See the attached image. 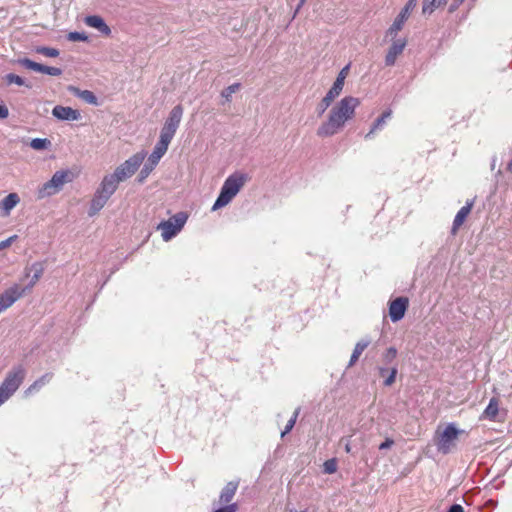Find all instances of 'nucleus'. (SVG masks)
<instances>
[{
    "label": "nucleus",
    "instance_id": "1",
    "mask_svg": "<svg viewBox=\"0 0 512 512\" xmlns=\"http://www.w3.org/2000/svg\"><path fill=\"white\" fill-rule=\"evenodd\" d=\"M360 100L353 96H345L329 111L327 119L317 129L319 137H331L342 130L345 124L354 118Z\"/></svg>",
    "mask_w": 512,
    "mask_h": 512
},
{
    "label": "nucleus",
    "instance_id": "2",
    "mask_svg": "<svg viewBox=\"0 0 512 512\" xmlns=\"http://www.w3.org/2000/svg\"><path fill=\"white\" fill-rule=\"evenodd\" d=\"M247 179V174L242 172H235L228 176L221 187L220 194L212 206V211L227 206L243 188Z\"/></svg>",
    "mask_w": 512,
    "mask_h": 512
},
{
    "label": "nucleus",
    "instance_id": "3",
    "mask_svg": "<svg viewBox=\"0 0 512 512\" xmlns=\"http://www.w3.org/2000/svg\"><path fill=\"white\" fill-rule=\"evenodd\" d=\"M183 113L184 109L180 104L172 108L164 122L163 127L161 128L159 140L155 146H158L166 151L168 150V147L180 126Z\"/></svg>",
    "mask_w": 512,
    "mask_h": 512
},
{
    "label": "nucleus",
    "instance_id": "4",
    "mask_svg": "<svg viewBox=\"0 0 512 512\" xmlns=\"http://www.w3.org/2000/svg\"><path fill=\"white\" fill-rule=\"evenodd\" d=\"M462 431L457 429L454 423H449L444 429L438 427L434 434V444L437 447L438 452L446 455L452 452L456 446L458 436Z\"/></svg>",
    "mask_w": 512,
    "mask_h": 512
},
{
    "label": "nucleus",
    "instance_id": "5",
    "mask_svg": "<svg viewBox=\"0 0 512 512\" xmlns=\"http://www.w3.org/2000/svg\"><path fill=\"white\" fill-rule=\"evenodd\" d=\"M26 371L18 365L9 371L0 385V406L7 401L19 388L25 378Z\"/></svg>",
    "mask_w": 512,
    "mask_h": 512
},
{
    "label": "nucleus",
    "instance_id": "6",
    "mask_svg": "<svg viewBox=\"0 0 512 512\" xmlns=\"http://www.w3.org/2000/svg\"><path fill=\"white\" fill-rule=\"evenodd\" d=\"M73 179L72 172L69 170L56 171L52 178L45 182L37 191L39 199H43L58 193L65 183L71 182Z\"/></svg>",
    "mask_w": 512,
    "mask_h": 512
},
{
    "label": "nucleus",
    "instance_id": "7",
    "mask_svg": "<svg viewBox=\"0 0 512 512\" xmlns=\"http://www.w3.org/2000/svg\"><path fill=\"white\" fill-rule=\"evenodd\" d=\"M187 220L188 214L186 212H178L168 220L160 222L157 226V230L161 231L162 239L167 242L183 229Z\"/></svg>",
    "mask_w": 512,
    "mask_h": 512
},
{
    "label": "nucleus",
    "instance_id": "8",
    "mask_svg": "<svg viewBox=\"0 0 512 512\" xmlns=\"http://www.w3.org/2000/svg\"><path fill=\"white\" fill-rule=\"evenodd\" d=\"M146 155H147V153L144 150L135 153L130 158H128L126 161H124L122 164H120L114 170L113 174L121 182L130 178L139 169V167L143 163L144 159L146 158Z\"/></svg>",
    "mask_w": 512,
    "mask_h": 512
},
{
    "label": "nucleus",
    "instance_id": "9",
    "mask_svg": "<svg viewBox=\"0 0 512 512\" xmlns=\"http://www.w3.org/2000/svg\"><path fill=\"white\" fill-rule=\"evenodd\" d=\"M417 0H408L405 6L402 8L398 16L393 21L392 25L386 31V37L395 38L399 31L402 30L405 22L410 16L412 10L416 7Z\"/></svg>",
    "mask_w": 512,
    "mask_h": 512
},
{
    "label": "nucleus",
    "instance_id": "10",
    "mask_svg": "<svg viewBox=\"0 0 512 512\" xmlns=\"http://www.w3.org/2000/svg\"><path fill=\"white\" fill-rule=\"evenodd\" d=\"M166 150L161 149L158 146H155L152 153L149 155L147 161L144 163L140 173L138 175V182L143 183L145 179L151 174V172L156 168L161 158L166 154Z\"/></svg>",
    "mask_w": 512,
    "mask_h": 512
},
{
    "label": "nucleus",
    "instance_id": "11",
    "mask_svg": "<svg viewBox=\"0 0 512 512\" xmlns=\"http://www.w3.org/2000/svg\"><path fill=\"white\" fill-rule=\"evenodd\" d=\"M26 292L19 284H14L0 294V313L11 307Z\"/></svg>",
    "mask_w": 512,
    "mask_h": 512
},
{
    "label": "nucleus",
    "instance_id": "12",
    "mask_svg": "<svg viewBox=\"0 0 512 512\" xmlns=\"http://www.w3.org/2000/svg\"><path fill=\"white\" fill-rule=\"evenodd\" d=\"M18 63L26 69L44 73L47 75L60 76L62 74V70L60 68L46 66L35 61H32L28 58L19 59Z\"/></svg>",
    "mask_w": 512,
    "mask_h": 512
},
{
    "label": "nucleus",
    "instance_id": "13",
    "mask_svg": "<svg viewBox=\"0 0 512 512\" xmlns=\"http://www.w3.org/2000/svg\"><path fill=\"white\" fill-rule=\"evenodd\" d=\"M408 304L406 297H398L390 302L389 316L393 322H398L404 317Z\"/></svg>",
    "mask_w": 512,
    "mask_h": 512
},
{
    "label": "nucleus",
    "instance_id": "14",
    "mask_svg": "<svg viewBox=\"0 0 512 512\" xmlns=\"http://www.w3.org/2000/svg\"><path fill=\"white\" fill-rule=\"evenodd\" d=\"M391 39L393 40V42L385 57L386 66H393L396 62L397 57L403 53L407 45V40L405 38Z\"/></svg>",
    "mask_w": 512,
    "mask_h": 512
},
{
    "label": "nucleus",
    "instance_id": "15",
    "mask_svg": "<svg viewBox=\"0 0 512 512\" xmlns=\"http://www.w3.org/2000/svg\"><path fill=\"white\" fill-rule=\"evenodd\" d=\"M52 115L61 121H78L82 117L79 110L62 105H56L52 109Z\"/></svg>",
    "mask_w": 512,
    "mask_h": 512
},
{
    "label": "nucleus",
    "instance_id": "16",
    "mask_svg": "<svg viewBox=\"0 0 512 512\" xmlns=\"http://www.w3.org/2000/svg\"><path fill=\"white\" fill-rule=\"evenodd\" d=\"M120 182L121 181L118 180L113 173L108 174L103 177L100 186L97 189L110 198L117 190Z\"/></svg>",
    "mask_w": 512,
    "mask_h": 512
},
{
    "label": "nucleus",
    "instance_id": "17",
    "mask_svg": "<svg viewBox=\"0 0 512 512\" xmlns=\"http://www.w3.org/2000/svg\"><path fill=\"white\" fill-rule=\"evenodd\" d=\"M20 201V196L17 193H9L0 201L1 215L8 217L11 214V211L20 203Z\"/></svg>",
    "mask_w": 512,
    "mask_h": 512
},
{
    "label": "nucleus",
    "instance_id": "18",
    "mask_svg": "<svg viewBox=\"0 0 512 512\" xmlns=\"http://www.w3.org/2000/svg\"><path fill=\"white\" fill-rule=\"evenodd\" d=\"M108 200L109 197L97 189L91 200L88 215L90 217L96 215L105 206Z\"/></svg>",
    "mask_w": 512,
    "mask_h": 512
},
{
    "label": "nucleus",
    "instance_id": "19",
    "mask_svg": "<svg viewBox=\"0 0 512 512\" xmlns=\"http://www.w3.org/2000/svg\"><path fill=\"white\" fill-rule=\"evenodd\" d=\"M84 22L87 26L97 29L99 32L106 36L111 34V29L109 26L105 23L103 18L98 15L87 16Z\"/></svg>",
    "mask_w": 512,
    "mask_h": 512
},
{
    "label": "nucleus",
    "instance_id": "20",
    "mask_svg": "<svg viewBox=\"0 0 512 512\" xmlns=\"http://www.w3.org/2000/svg\"><path fill=\"white\" fill-rule=\"evenodd\" d=\"M472 206H473V202H467L466 205H464L456 214L455 218H454V221H453V225H452V229H451V232L452 234H456V232L458 231V229L461 227V225L464 223V221L466 220L467 216L470 214L471 212V209H472Z\"/></svg>",
    "mask_w": 512,
    "mask_h": 512
},
{
    "label": "nucleus",
    "instance_id": "21",
    "mask_svg": "<svg viewBox=\"0 0 512 512\" xmlns=\"http://www.w3.org/2000/svg\"><path fill=\"white\" fill-rule=\"evenodd\" d=\"M348 69H349V67L346 66L340 71V73L338 74L332 87L327 92L328 95L332 96L333 98H337L340 95V93L342 92L343 87H344V81H345Z\"/></svg>",
    "mask_w": 512,
    "mask_h": 512
},
{
    "label": "nucleus",
    "instance_id": "22",
    "mask_svg": "<svg viewBox=\"0 0 512 512\" xmlns=\"http://www.w3.org/2000/svg\"><path fill=\"white\" fill-rule=\"evenodd\" d=\"M68 91H70L73 95L79 97L83 101L88 104L97 105L98 100L95 94L89 90H81L75 86H69Z\"/></svg>",
    "mask_w": 512,
    "mask_h": 512
},
{
    "label": "nucleus",
    "instance_id": "23",
    "mask_svg": "<svg viewBox=\"0 0 512 512\" xmlns=\"http://www.w3.org/2000/svg\"><path fill=\"white\" fill-rule=\"evenodd\" d=\"M237 488H238V482H234V481L228 482L220 493L219 502L221 504L229 503L235 496Z\"/></svg>",
    "mask_w": 512,
    "mask_h": 512
},
{
    "label": "nucleus",
    "instance_id": "24",
    "mask_svg": "<svg viewBox=\"0 0 512 512\" xmlns=\"http://www.w3.org/2000/svg\"><path fill=\"white\" fill-rule=\"evenodd\" d=\"M499 412V400L496 397L490 399L489 404L483 411L481 415V419H488L490 421H495Z\"/></svg>",
    "mask_w": 512,
    "mask_h": 512
},
{
    "label": "nucleus",
    "instance_id": "25",
    "mask_svg": "<svg viewBox=\"0 0 512 512\" xmlns=\"http://www.w3.org/2000/svg\"><path fill=\"white\" fill-rule=\"evenodd\" d=\"M378 372L381 377L385 378L384 385L391 386L395 382L398 368L396 364H393L390 368L378 367Z\"/></svg>",
    "mask_w": 512,
    "mask_h": 512
},
{
    "label": "nucleus",
    "instance_id": "26",
    "mask_svg": "<svg viewBox=\"0 0 512 512\" xmlns=\"http://www.w3.org/2000/svg\"><path fill=\"white\" fill-rule=\"evenodd\" d=\"M29 270L33 271L34 274L32 275L29 284L24 287V288H26V291L32 289L34 287V285L39 281V279L43 275L44 267H43L42 263L36 262L31 265Z\"/></svg>",
    "mask_w": 512,
    "mask_h": 512
},
{
    "label": "nucleus",
    "instance_id": "27",
    "mask_svg": "<svg viewBox=\"0 0 512 512\" xmlns=\"http://www.w3.org/2000/svg\"><path fill=\"white\" fill-rule=\"evenodd\" d=\"M370 344L369 341L367 340H362V341H359L356 345H355V348L353 350V353L351 355V358H350V361H349V364H348V367H351L353 366L357 360L359 359L360 355L363 353V351L368 347V345Z\"/></svg>",
    "mask_w": 512,
    "mask_h": 512
},
{
    "label": "nucleus",
    "instance_id": "28",
    "mask_svg": "<svg viewBox=\"0 0 512 512\" xmlns=\"http://www.w3.org/2000/svg\"><path fill=\"white\" fill-rule=\"evenodd\" d=\"M448 0H423L422 12L431 14L435 9L446 5Z\"/></svg>",
    "mask_w": 512,
    "mask_h": 512
},
{
    "label": "nucleus",
    "instance_id": "29",
    "mask_svg": "<svg viewBox=\"0 0 512 512\" xmlns=\"http://www.w3.org/2000/svg\"><path fill=\"white\" fill-rule=\"evenodd\" d=\"M390 115H391V111H385V112H383V114H382L380 117H378V118L376 119V121L374 122V124H373V126H372L371 130L366 134L365 138H370V137H371V135H372V134H373L377 129H380V128L384 125V123H385L386 119L390 117Z\"/></svg>",
    "mask_w": 512,
    "mask_h": 512
},
{
    "label": "nucleus",
    "instance_id": "30",
    "mask_svg": "<svg viewBox=\"0 0 512 512\" xmlns=\"http://www.w3.org/2000/svg\"><path fill=\"white\" fill-rule=\"evenodd\" d=\"M51 145V142L47 138H35L30 142L31 148L34 150H44Z\"/></svg>",
    "mask_w": 512,
    "mask_h": 512
},
{
    "label": "nucleus",
    "instance_id": "31",
    "mask_svg": "<svg viewBox=\"0 0 512 512\" xmlns=\"http://www.w3.org/2000/svg\"><path fill=\"white\" fill-rule=\"evenodd\" d=\"M334 99L335 98L326 93V95L322 98L317 106L318 114L322 115L331 106Z\"/></svg>",
    "mask_w": 512,
    "mask_h": 512
},
{
    "label": "nucleus",
    "instance_id": "32",
    "mask_svg": "<svg viewBox=\"0 0 512 512\" xmlns=\"http://www.w3.org/2000/svg\"><path fill=\"white\" fill-rule=\"evenodd\" d=\"M5 80H6V82L8 84H16L18 86H24L25 85L26 87H31L29 84H27L25 82V80L22 77H20V76H18L16 74H13V73L7 74L5 76Z\"/></svg>",
    "mask_w": 512,
    "mask_h": 512
},
{
    "label": "nucleus",
    "instance_id": "33",
    "mask_svg": "<svg viewBox=\"0 0 512 512\" xmlns=\"http://www.w3.org/2000/svg\"><path fill=\"white\" fill-rule=\"evenodd\" d=\"M36 52L46 57L55 58L59 56V50L52 47L41 46L36 49Z\"/></svg>",
    "mask_w": 512,
    "mask_h": 512
},
{
    "label": "nucleus",
    "instance_id": "34",
    "mask_svg": "<svg viewBox=\"0 0 512 512\" xmlns=\"http://www.w3.org/2000/svg\"><path fill=\"white\" fill-rule=\"evenodd\" d=\"M397 356V350L394 347H390L383 354V361L386 365H391L394 363Z\"/></svg>",
    "mask_w": 512,
    "mask_h": 512
},
{
    "label": "nucleus",
    "instance_id": "35",
    "mask_svg": "<svg viewBox=\"0 0 512 512\" xmlns=\"http://www.w3.org/2000/svg\"><path fill=\"white\" fill-rule=\"evenodd\" d=\"M323 471L326 474H333L337 471V461L336 459H328L323 464Z\"/></svg>",
    "mask_w": 512,
    "mask_h": 512
},
{
    "label": "nucleus",
    "instance_id": "36",
    "mask_svg": "<svg viewBox=\"0 0 512 512\" xmlns=\"http://www.w3.org/2000/svg\"><path fill=\"white\" fill-rule=\"evenodd\" d=\"M239 88H240V84L239 83H234V84L228 86L227 88H225L221 92V96L223 98H225L227 101H230L231 97H232V94L235 93L236 91H238Z\"/></svg>",
    "mask_w": 512,
    "mask_h": 512
},
{
    "label": "nucleus",
    "instance_id": "37",
    "mask_svg": "<svg viewBox=\"0 0 512 512\" xmlns=\"http://www.w3.org/2000/svg\"><path fill=\"white\" fill-rule=\"evenodd\" d=\"M52 378L51 374H45L40 379L36 380L30 387L29 390H35L39 389L42 386H44L46 383H48Z\"/></svg>",
    "mask_w": 512,
    "mask_h": 512
},
{
    "label": "nucleus",
    "instance_id": "38",
    "mask_svg": "<svg viewBox=\"0 0 512 512\" xmlns=\"http://www.w3.org/2000/svg\"><path fill=\"white\" fill-rule=\"evenodd\" d=\"M298 413H299V410L297 409L294 412L293 416L288 420V422L285 426V429L281 433L282 437H284L287 433H289L293 429V427L296 423L297 417H298Z\"/></svg>",
    "mask_w": 512,
    "mask_h": 512
},
{
    "label": "nucleus",
    "instance_id": "39",
    "mask_svg": "<svg viewBox=\"0 0 512 512\" xmlns=\"http://www.w3.org/2000/svg\"><path fill=\"white\" fill-rule=\"evenodd\" d=\"M67 39H68L69 41H74V42H76V41H82V42H84V41H87V40H88V37H87V35H86L85 33H82V32H76V31H75V32H70V33L68 34V36H67Z\"/></svg>",
    "mask_w": 512,
    "mask_h": 512
},
{
    "label": "nucleus",
    "instance_id": "40",
    "mask_svg": "<svg viewBox=\"0 0 512 512\" xmlns=\"http://www.w3.org/2000/svg\"><path fill=\"white\" fill-rule=\"evenodd\" d=\"M236 510H237V504L233 503V504H229L224 507H221L214 512H236Z\"/></svg>",
    "mask_w": 512,
    "mask_h": 512
},
{
    "label": "nucleus",
    "instance_id": "41",
    "mask_svg": "<svg viewBox=\"0 0 512 512\" xmlns=\"http://www.w3.org/2000/svg\"><path fill=\"white\" fill-rule=\"evenodd\" d=\"M16 239H17V235H13V236L9 237L8 239L0 242V250L9 247Z\"/></svg>",
    "mask_w": 512,
    "mask_h": 512
},
{
    "label": "nucleus",
    "instance_id": "42",
    "mask_svg": "<svg viewBox=\"0 0 512 512\" xmlns=\"http://www.w3.org/2000/svg\"><path fill=\"white\" fill-rule=\"evenodd\" d=\"M394 445V440L391 439V438H386L384 442H382L380 445H379V450H385V449H389L391 448L392 446Z\"/></svg>",
    "mask_w": 512,
    "mask_h": 512
},
{
    "label": "nucleus",
    "instance_id": "43",
    "mask_svg": "<svg viewBox=\"0 0 512 512\" xmlns=\"http://www.w3.org/2000/svg\"><path fill=\"white\" fill-rule=\"evenodd\" d=\"M8 114H9V112H8L7 107L4 105H0V118L1 119L7 118Z\"/></svg>",
    "mask_w": 512,
    "mask_h": 512
},
{
    "label": "nucleus",
    "instance_id": "44",
    "mask_svg": "<svg viewBox=\"0 0 512 512\" xmlns=\"http://www.w3.org/2000/svg\"><path fill=\"white\" fill-rule=\"evenodd\" d=\"M448 512H464L463 507L459 504H453Z\"/></svg>",
    "mask_w": 512,
    "mask_h": 512
},
{
    "label": "nucleus",
    "instance_id": "45",
    "mask_svg": "<svg viewBox=\"0 0 512 512\" xmlns=\"http://www.w3.org/2000/svg\"><path fill=\"white\" fill-rule=\"evenodd\" d=\"M463 0H455L453 4L450 6V11L453 12L458 8V6L462 3Z\"/></svg>",
    "mask_w": 512,
    "mask_h": 512
},
{
    "label": "nucleus",
    "instance_id": "46",
    "mask_svg": "<svg viewBox=\"0 0 512 512\" xmlns=\"http://www.w3.org/2000/svg\"><path fill=\"white\" fill-rule=\"evenodd\" d=\"M307 0H300L299 4L297 5V8L295 10V14L298 13V11L301 9V7L304 5V3L306 2Z\"/></svg>",
    "mask_w": 512,
    "mask_h": 512
},
{
    "label": "nucleus",
    "instance_id": "47",
    "mask_svg": "<svg viewBox=\"0 0 512 512\" xmlns=\"http://www.w3.org/2000/svg\"><path fill=\"white\" fill-rule=\"evenodd\" d=\"M344 448H345V451H346L347 453H350V452H351V445H350L349 441H347V442H346V444H345V447H344Z\"/></svg>",
    "mask_w": 512,
    "mask_h": 512
},
{
    "label": "nucleus",
    "instance_id": "48",
    "mask_svg": "<svg viewBox=\"0 0 512 512\" xmlns=\"http://www.w3.org/2000/svg\"><path fill=\"white\" fill-rule=\"evenodd\" d=\"M507 170L512 173V159L510 160V162L507 165Z\"/></svg>",
    "mask_w": 512,
    "mask_h": 512
}]
</instances>
